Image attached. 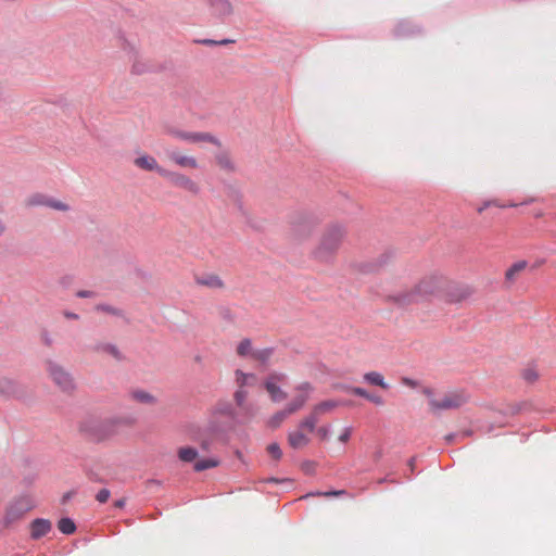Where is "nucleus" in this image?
<instances>
[{
  "instance_id": "nucleus-1",
  "label": "nucleus",
  "mask_w": 556,
  "mask_h": 556,
  "mask_svg": "<svg viewBox=\"0 0 556 556\" xmlns=\"http://www.w3.org/2000/svg\"><path fill=\"white\" fill-rule=\"evenodd\" d=\"M471 290L468 287H458L440 274L425 276L408 290L395 292L390 295L391 301L401 307L442 298L447 302L456 303L468 299Z\"/></svg>"
},
{
  "instance_id": "nucleus-2",
  "label": "nucleus",
  "mask_w": 556,
  "mask_h": 556,
  "mask_svg": "<svg viewBox=\"0 0 556 556\" xmlns=\"http://www.w3.org/2000/svg\"><path fill=\"white\" fill-rule=\"evenodd\" d=\"M35 507L34 498L28 494L13 497L4 507L1 525L9 529Z\"/></svg>"
},
{
  "instance_id": "nucleus-3",
  "label": "nucleus",
  "mask_w": 556,
  "mask_h": 556,
  "mask_svg": "<svg viewBox=\"0 0 556 556\" xmlns=\"http://www.w3.org/2000/svg\"><path fill=\"white\" fill-rule=\"evenodd\" d=\"M344 237L345 230L341 226H332L326 229L319 239V245L316 252L317 257L325 261L331 258L339 250Z\"/></svg>"
},
{
  "instance_id": "nucleus-4",
  "label": "nucleus",
  "mask_w": 556,
  "mask_h": 556,
  "mask_svg": "<svg viewBox=\"0 0 556 556\" xmlns=\"http://www.w3.org/2000/svg\"><path fill=\"white\" fill-rule=\"evenodd\" d=\"M235 383L237 387L233 393V401L236 405L245 414H250L251 409L247 403L250 394V389L254 388L257 383V377L251 372H244L241 369L235 370Z\"/></svg>"
},
{
  "instance_id": "nucleus-5",
  "label": "nucleus",
  "mask_w": 556,
  "mask_h": 556,
  "mask_svg": "<svg viewBox=\"0 0 556 556\" xmlns=\"http://www.w3.org/2000/svg\"><path fill=\"white\" fill-rule=\"evenodd\" d=\"M469 401V395L464 390H450L438 394V399H431L429 409L433 414L442 410L457 409Z\"/></svg>"
},
{
  "instance_id": "nucleus-6",
  "label": "nucleus",
  "mask_w": 556,
  "mask_h": 556,
  "mask_svg": "<svg viewBox=\"0 0 556 556\" xmlns=\"http://www.w3.org/2000/svg\"><path fill=\"white\" fill-rule=\"evenodd\" d=\"M46 369L49 375V378L53 381V383L60 389V391L71 394L76 389L75 381L72 375L65 370L63 366L53 362H46Z\"/></svg>"
},
{
  "instance_id": "nucleus-7",
  "label": "nucleus",
  "mask_w": 556,
  "mask_h": 556,
  "mask_svg": "<svg viewBox=\"0 0 556 556\" xmlns=\"http://www.w3.org/2000/svg\"><path fill=\"white\" fill-rule=\"evenodd\" d=\"M290 236L295 241H302L311 236L309 212H293L289 216Z\"/></svg>"
},
{
  "instance_id": "nucleus-8",
  "label": "nucleus",
  "mask_w": 556,
  "mask_h": 556,
  "mask_svg": "<svg viewBox=\"0 0 556 556\" xmlns=\"http://www.w3.org/2000/svg\"><path fill=\"white\" fill-rule=\"evenodd\" d=\"M112 424L110 421H101L98 419H87L80 424V431L90 440L102 441L112 434Z\"/></svg>"
},
{
  "instance_id": "nucleus-9",
  "label": "nucleus",
  "mask_w": 556,
  "mask_h": 556,
  "mask_svg": "<svg viewBox=\"0 0 556 556\" xmlns=\"http://www.w3.org/2000/svg\"><path fill=\"white\" fill-rule=\"evenodd\" d=\"M312 434L313 419L312 417H306L295 430L289 433V444L295 450H301L308 445Z\"/></svg>"
},
{
  "instance_id": "nucleus-10",
  "label": "nucleus",
  "mask_w": 556,
  "mask_h": 556,
  "mask_svg": "<svg viewBox=\"0 0 556 556\" xmlns=\"http://www.w3.org/2000/svg\"><path fill=\"white\" fill-rule=\"evenodd\" d=\"M167 134L176 139L189 143L207 142L220 147V141L210 132L185 131L175 128L167 130Z\"/></svg>"
},
{
  "instance_id": "nucleus-11",
  "label": "nucleus",
  "mask_w": 556,
  "mask_h": 556,
  "mask_svg": "<svg viewBox=\"0 0 556 556\" xmlns=\"http://www.w3.org/2000/svg\"><path fill=\"white\" fill-rule=\"evenodd\" d=\"M286 380L285 374L274 372L268 375L264 381V387L273 402H282L287 399V393L280 388V383Z\"/></svg>"
},
{
  "instance_id": "nucleus-12",
  "label": "nucleus",
  "mask_w": 556,
  "mask_h": 556,
  "mask_svg": "<svg viewBox=\"0 0 556 556\" xmlns=\"http://www.w3.org/2000/svg\"><path fill=\"white\" fill-rule=\"evenodd\" d=\"M162 177L167 179L173 186L184 189L189 193L198 194L200 191L199 185L185 174L165 169L162 173Z\"/></svg>"
},
{
  "instance_id": "nucleus-13",
  "label": "nucleus",
  "mask_w": 556,
  "mask_h": 556,
  "mask_svg": "<svg viewBox=\"0 0 556 556\" xmlns=\"http://www.w3.org/2000/svg\"><path fill=\"white\" fill-rule=\"evenodd\" d=\"M168 160L175 165L186 169H198L200 163L193 155L187 154L182 151L173 150L167 152Z\"/></svg>"
},
{
  "instance_id": "nucleus-14",
  "label": "nucleus",
  "mask_w": 556,
  "mask_h": 556,
  "mask_svg": "<svg viewBox=\"0 0 556 556\" xmlns=\"http://www.w3.org/2000/svg\"><path fill=\"white\" fill-rule=\"evenodd\" d=\"M134 165L142 170L156 172L161 177L162 173L165 172V168L160 166L156 159L147 153L139 154L134 160Z\"/></svg>"
},
{
  "instance_id": "nucleus-15",
  "label": "nucleus",
  "mask_w": 556,
  "mask_h": 556,
  "mask_svg": "<svg viewBox=\"0 0 556 556\" xmlns=\"http://www.w3.org/2000/svg\"><path fill=\"white\" fill-rule=\"evenodd\" d=\"M299 393L294 396V399L287 405L288 409L291 414L300 410L305 402L309 397V383H304L298 389Z\"/></svg>"
},
{
  "instance_id": "nucleus-16",
  "label": "nucleus",
  "mask_w": 556,
  "mask_h": 556,
  "mask_svg": "<svg viewBox=\"0 0 556 556\" xmlns=\"http://www.w3.org/2000/svg\"><path fill=\"white\" fill-rule=\"evenodd\" d=\"M52 529V523L48 519L37 518L30 523V536L38 540L47 535Z\"/></svg>"
},
{
  "instance_id": "nucleus-17",
  "label": "nucleus",
  "mask_w": 556,
  "mask_h": 556,
  "mask_svg": "<svg viewBox=\"0 0 556 556\" xmlns=\"http://www.w3.org/2000/svg\"><path fill=\"white\" fill-rule=\"evenodd\" d=\"M528 263L526 261H518L514 263L507 270L505 271V282L508 286H511L516 282L519 275L527 268Z\"/></svg>"
},
{
  "instance_id": "nucleus-18",
  "label": "nucleus",
  "mask_w": 556,
  "mask_h": 556,
  "mask_svg": "<svg viewBox=\"0 0 556 556\" xmlns=\"http://www.w3.org/2000/svg\"><path fill=\"white\" fill-rule=\"evenodd\" d=\"M291 414L286 406L283 409L275 413L268 420L267 426L275 429L278 428Z\"/></svg>"
},
{
  "instance_id": "nucleus-19",
  "label": "nucleus",
  "mask_w": 556,
  "mask_h": 556,
  "mask_svg": "<svg viewBox=\"0 0 556 556\" xmlns=\"http://www.w3.org/2000/svg\"><path fill=\"white\" fill-rule=\"evenodd\" d=\"M363 378L371 386H378L382 389L389 388V384L384 381V377L378 371L366 372Z\"/></svg>"
},
{
  "instance_id": "nucleus-20",
  "label": "nucleus",
  "mask_w": 556,
  "mask_h": 556,
  "mask_svg": "<svg viewBox=\"0 0 556 556\" xmlns=\"http://www.w3.org/2000/svg\"><path fill=\"white\" fill-rule=\"evenodd\" d=\"M178 458L184 463L194 462L198 457V451L191 446H182L177 451Z\"/></svg>"
},
{
  "instance_id": "nucleus-21",
  "label": "nucleus",
  "mask_w": 556,
  "mask_h": 556,
  "mask_svg": "<svg viewBox=\"0 0 556 556\" xmlns=\"http://www.w3.org/2000/svg\"><path fill=\"white\" fill-rule=\"evenodd\" d=\"M254 350L255 349H253L252 341L250 339L241 340L236 348V352L240 357L251 358Z\"/></svg>"
},
{
  "instance_id": "nucleus-22",
  "label": "nucleus",
  "mask_w": 556,
  "mask_h": 556,
  "mask_svg": "<svg viewBox=\"0 0 556 556\" xmlns=\"http://www.w3.org/2000/svg\"><path fill=\"white\" fill-rule=\"evenodd\" d=\"M198 283L213 289L224 288V281L217 275H208L204 278L198 279Z\"/></svg>"
},
{
  "instance_id": "nucleus-23",
  "label": "nucleus",
  "mask_w": 556,
  "mask_h": 556,
  "mask_svg": "<svg viewBox=\"0 0 556 556\" xmlns=\"http://www.w3.org/2000/svg\"><path fill=\"white\" fill-rule=\"evenodd\" d=\"M130 396L134 401H136L138 403H142V404L155 403L154 396L143 390H135L130 393Z\"/></svg>"
},
{
  "instance_id": "nucleus-24",
  "label": "nucleus",
  "mask_w": 556,
  "mask_h": 556,
  "mask_svg": "<svg viewBox=\"0 0 556 556\" xmlns=\"http://www.w3.org/2000/svg\"><path fill=\"white\" fill-rule=\"evenodd\" d=\"M274 353V350L271 348H265V349H255L252 355V359L260 362L261 364H265L269 361Z\"/></svg>"
},
{
  "instance_id": "nucleus-25",
  "label": "nucleus",
  "mask_w": 556,
  "mask_h": 556,
  "mask_svg": "<svg viewBox=\"0 0 556 556\" xmlns=\"http://www.w3.org/2000/svg\"><path fill=\"white\" fill-rule=\"evenodd\" d=\"M96 350L98 352L106 353V354L111 355L112 357H114L115 359H122V354H121L119 350L111 343L98 344L96 346Z\"/></svg>"
},
{
  "instance_id": "nucleus-26",
  "label": "nucleus",
  "mask_w": 556,
  "mask_h": 556,
  "mask_svg": "<svg viewBox=\"0 0 556 556\" xmlns=\"http://www.w3.org/2000/svg\"><path fill=\"white\" fill-rule=\"evenodd\" d=\"M16 392V384L13 380L1 377L0 378V393L5 395H12Z\"/></svg>"
},
{
  "instance_id": "nucleus-27",
  "label": "nucleus",
  "mask_w": 556,
  "mask_h": 556,
  "mask_svg": "<svg viewBox=\"0 0 556 556\" xmlns=\"http://www.w3.org/2000/svg\"><path fill=\"white\" fill-rule=\"evenodd\" d=\"M217 165L225 170L232 172L235 170V164L231 157L227 153H220L216 156Z\"/></svg>"
},
{
  "instance_id": "nucleus-28",
  "label": "nucleus",
  "mask_w": 556,
  "mask_h": 556,
  "mask_svg": "<svg viewBox=\"0 0 556 556\" xmlns=\"http://www.w3.org/2000/svg\"><path fill=\"white\" fill-rule=\"evenodd\" d=\"M47 202H49V198L43 194L36 193L26 199V206H47Z\"/></svg>"
},
{
  "instance_id": "nucleus-29",
  "label": "nucleus",
  "mask_w": 556,
  "mask_h": 556,
  "mask_svg": "<svg viewBox=\"0 0 556 556\" xmlns=\"http://www.w3.org/2000/svg\"><path fill=\"white\" fill-rule=\"evenodd\" d=\"M219 465V460L215 458L201 459L194 464L195 471H204L206 469L215 468Z\"/></svg>"
},
{
  "instance_id": "nucleus-30",
  "label": "nucleus",
  "mask_w": 556,
  "mask_h": 556,
  "mask_svg": "<svg viewBox=\"0 0 556 556\" xmlns=\"http://www.w3.org/2000/svg\"><path fill=\"white\" fill-rule=\"evenodd\" d=\"M58 528L64 534H72L76 530L74 521L70 518H62L58 523Z\"/></svg>"
},
{
  "instance_id": "nucleus-31",
  "label": "nucleus",
  "mask_w": 556,
  "mask_h": 556,
  "mask_svg": "<svg viewBox=\"0 0 556 556\" xmlns=\"http://www.w3.org/2000/svg\"><path fill=\"white\" fill-rule=\"evenodd\" d=\"M522 377L527 382L533 383L539 379V372L534 367H528L522 371Z\"/></svg>"
},
{
  "instance_id": "nucleus-32",
  "label": "nucleus",
  "mask_w": 556,
  "mask_h": 556,
  "mask_svg": "<svg viewBox=\"0 0 556 556\" xmlns=\"http://www.w3.org/2000/svg\"><path fill=\"white\" fill-rule=\"evenodd\" d=\"M267 453L275 460H279L282 456V451L277 443H270L267 446Z\"/></svg>"
},
{
  "instance_id": "nucleus-33",
  "label": "nucleus",
  "mask_w": 556,
  "mask_h": 556,
  "mask_svg": "<svg viewBox=\"0 0 556 556\" xmlns=\"http://www.w3.org/2000/svg\"><path fill=\"white\" fill-rule=\"evenodd\" d=\"M47 206H49L53 210H56V211H62V212H66L70 210V206L66 203L59 201V200L50 199V198H49V202H47Z\"/></svg>"
},
{
  "instance_id": "nucleus-34",
  "label": "nucleus",
  "mask_w": 556,
  "mask_h": 556,
  "mask_svg": "<svg viewBox=\"0 0 556 556\" xmlns=\"http://www.w3.org/2000/svg\"><path fill=\"white\" fill-rule=\"evenodd\" d=\"M215 5H218L225 14H229L232 11L231 3L228 0H215Z\"/></svg>"
},
{
  "instance_id": "nucleus-35",
  "label": "nucleus",
  "mask_w": 556,
  "mask_h": 556,
  "mask_svg": "<svg viewBox=\"0 0 556 556\" xmlns=\"http://www.w3.org/2000/svg\"><path fill=\"white\" fill-rule=\"evenodd\" d=\"M351 434H352V428L351 427H345L342 432L339 434L338 437V440L342 443H346L350 438H351Z\"/></svg>"
},
{
  "instance_id": "nucleus-36",
  "label": "nucleus",
  "mask_w": 556,
  "mask_h": 556,
  "mask_svg": "<svg viewBox=\"0 0 556 556\" xmlns=\"http://www.w3.org/2000/svg\"><path fill=\"white\" fill-rule=\"evenodd\" d=\"M110 491L108 489H101L97 495H96V498L98 502L100 503H105L108 502V500L110 498Z\"/></svg>"
},
{
  "instance_id": "nucleus-37",
  "label": "nucleus",
  "mask_w": 556,
  "mask_h": 556,
  "mask_svg": "<svg viewBox=\"0 0 556 556\" xmlns=\"http://www.w3.org/2000/svg\"><path fill=\"white\" fill-rule=\"evenodd\" d=\"M351 392H352L354 395L362 396V397H364V399H366V400L369 397V394H370V393H368L365 389H363V388H358V387L353 388V389L351 390Z\"/></svg>"
},
{
  "instance_id": "nucleus-38",
  "label": "nucleus",
  "mask_w": 556,
  "mask_h": 556,
  "mask_svg": "<svg viewBox=\"0 0 556 556\" xmlns=\"http://www.w3.org/2000/svg\"><path fill=\"white\" fill-rule=\"evenodd\" d=\"M334 406H336V404L333 402H324V403L319 404L318 406H316L315 410L327 412Z\"/></svg>"
},
{
  "instance_id": "nucleus-39",
  "label": "nucleus",
  "mask_w": 556,
  "mask_h": 556,
  "mask_svg": "<svg viewBox=\"0 0 556 556\" xmlns=\"http://www.w3.org/2000/svg\"><path fill=\"white\" fill-rule=\"evenodd\" d=\"M422 393L428 397V403L431 399H438V394H435L434 390L431 388H424Z\"/></svg>"
},
{
  "instance_id": "nucleus-40",
  "label": "nucleus",
  "mask_w": 556,
  "mask_h": 556,
  "mask_svg": "<svg viewBox=\"0 0 556 556\" xmlns=\"http://www.w3.org/2000/svg\"><path fill=\"white\" fill-rule=\"evenodd\" d=\"M329 429L328 427H319L316 434L321 439L326 440L328 438Z\"/></svg>"
},
{
  "instance_id": "nucleus-41",
  "label": "nucleus",
  "mask_w": 556,
  "mask_h": 556,
  "mask_svg": "<svg viewBox=\"0 0 556 556\" xmlns=\"http://www.w3.org/2000/svg\"><path fill=\"white\" fill-rule=\"evenodd\" d=\"M402 383L409 387V388H417L418 382L416 380H413L410 378L404 377L402 378Z\"/></svg>"
},
{
  "instance_id": "nucleus-42",
  "label": "nucleus",
  "mask_w": 556,
  "mask_h": 556,
  "mask_svg": "<svg viewBox=\"0 0 556 556\" xmlns=\"http://www.w3.org/2000/svg\"><path fill=\"white\" fill-rule=\"evenodd\" d=\"M485 205L497 206V207L515 206V204H507V205L502 204L497 200L485 201Z\"/></svg>"
},
{
  "instance_id": "nucleus-43",
  "label": "nucleus",
  "mask_w": 556,
  "mask_h": 556,
  "mask_svg": "<svg viewBox=\"0 0 556 556\" xmlns=\"http://www.w3.org/2000/svg\"><path fill=\"white\" fill-rule=\"evenodd\" d=\"M41 340L48 346H50L52 344V339L50 338V336L48 334L47 331L41 333Z\"/></svg>"
},
{
  "instance_id": "nucleus-44",
  "label": "nucleus",
  "mask_w": 556,
  "mask_h": 556,
  "mask_svg": "<svg viewBox=\"0 0 556 556\" xmlns=\"http://www.w3.org/2000/svg\"><path fill=\"white\" fill-rule=\"evenodd\" d=\"M368 401L377 404V405H382L383 404V401L380 396H377V395H372V394H369V397L367 399Z\"/></svg>"
},
{
  "instance_id": "nucleus-45",
  "label": "nucleus",
  "mask_w": 556,
  "mask_h": 556,
  "mask_svg": "<svg viewBox=\"0 0 556 556\" xmlns=\"http://www.w3.org/2000/svg\"><path fill=\"white\" fill-rule=\"evenodd\" d=\"M344 491H332V492H327V493H315V495H323V496H337V495H340V494H343Z\"/></svg>"
},
{
  "instance_id": "nucleus-46",
  "label": "nucleus",
  "mask_w": 556,
  "mask_h": 556,
  "mask_svg": "<svg viewBox=\"0 0 556 556\" xmlns=\"http://www.w3.org/2000/svg\"><path fill=\"white\" fill-rule=\"evenodd\" d=\"M415 465H416V458L415 457H410L407 462V466L409 467L410 471L413 472L414 469H415Z\"/></svg>"
},
{
  "instance_id": "nucleus-47",
  "label": "nucleus",
  "mask_w": 556,
  "mask_h": 556,
  "mask_svg": "<svg viewBox=\"0 0 556 556\" xmlns=\"http://www.w3.org/2000/svg\"><path fill=\"white\" fill-rule=\"evenodd\" d=\"M5 92V86L4 83L0 79V101L2 100Z\"/></svg>"
},
{
  "instance_id": "nucleus-48",
  "label": "nucleus",
  "mask_w": 556,
  "mask_h": 556,
  "mask_svg": "<svg viewBox=\"0 0 556 556\" xmlns=\"http://www.w3.org/2000/svg\"><path fill=\"white\" fill-rule=\"evenodd\" d=\"M64 316L68 319H77L78 318V315L75 314V313H70V312H65L64 313Z\"/></svg>"
},
{
  "instance_id": "nucleus-49",
  "label": "nucleus",
  "mask_w": 556,
  "mask_h": 556,
  "mask_svg": "<svg viewBox=\"0 0 556 556\" xmlns=\"http://www.w3.org/2000/svg\"><path fill=\"white\" fill-rule=\"evenodd\" d=\"M90 294H91V292H89V291H79L77 293V295L80 298H87V296H90Z\"/></svg>"
},
{
  "instance_id": "nucleus-50",
  "label": "nucleus",
  "mask_w": 556,
  "mask_h": 556,
  "mask_svg": "<svg viewBox=\"0 0 556 556\" xmlns=\"http://www.w3.org/2000/svg\"><path fill=\"white\" fill-rule=\"evenodd\" d=\"M490 205H485V202H484L480 207H478V213H482Z\"/></svg>"
},
{
  "instance_id": "nucleus-51",
  "label": "nucleus",
  "mask_w": 556,
  "mask_h": 556,
  "mask_svg": "<svg viewBox=\"0 0 556 556\" xmlns=\"http://www.w3.org/2000/svg\"><path fill=\"white\" fill-rule=\"evenodd\" d=\"M5 230V226L4 224L0 220V236L4 232Z\"/></svg>"
},
{
  "instance_id": "nucleus-52",
  "label": "nucleus",
  "mask_w": 556,
  "mask_h": 556,
  "mask_svg": "<svg viewBox=\"0 0 556 556\" xmlns=\"http://www.w3.org/2000/svg\"><path fill=\"white\" fill-rule=\"evenodd\" d=\"M204 45H214L216 43L214 40L205 39L202 41Z\"/></svg>"
},
{
  "instance_id": "nucleus-53",
  "label": "nucleus",
  "mask_w": 556,
  "mask_h": 556,
  "mask_svg": "<svg viewBox=\"0 0 556 556\" xmlns=\"http://www.w3.org/2000/svg\"><path fill=\"white\" fill-rule=\"evenodd\" d=\"M116 505H117L118 507H122V506H123V502H122V501H119V502H117V503H116Z\"/></svg>"
}]
</instances>
